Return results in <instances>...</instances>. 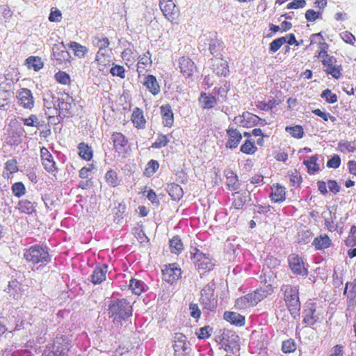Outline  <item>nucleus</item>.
Masks as SVG:
<instances>
[{"label":"nucleus","instance_id":"15","mask_svg":"<svg viewBox=\"0 0 356 356\" xmlns=\"http://www.w3.org/2000/svg\"><path fill=\"white\" fill-rule=\"evenodd\" d=\"M111 139L116 152L119 154L126 152L128 140L122 133L114 132L111 136Z\"/></svg>","mask_w":356,"mask_h":356},{"label":"nucleus","instance_id":"1","mask_svg":"<svg viewBox=\"0 0 356 356\" xmlns=\"http://www.w3.org/2000/svg\"><path fill=\"white\" fill-rule=\"evenodd\" d=\"M108 314L113 318L114 324L122 325V321H125L132 315V307L124 298L111 300L108 305Z\"/></svg>","mask_w":356,"mask_h":356},{"label":"nucleus","instance_id":"24","mask_svg":"<svg viewBox=\"0 0 356 356\" xmlns=\"http://www.w3.org/2000/svg\"><path fill=\"white\" fill-rule=\"evenodd\" d=\"M144 85L153 95H156L160 92V86L154 75L149 74L146 76Z\"/></svg>","mask_w":356,"mask_h":356},{"label":"nucleus","instance_id":"2","mask_svg":"<svg viewBox=\"0 0 356 356\" xmlns=\"http://www.w3.org/2000/svg\"><path fill=\"white\" fill-rule=\"evenodd\" d=\"M24 258L31 264L36 265L40 264V266L50 262L51 256L47 247L39 245H32L28 249L24 250Z\"/></svg>","mask_w":356,"mask_h":356},{"label":"nucleus","instance_id":"58","mask_svg":"<svg viewBox=\"0 0 356 356\" xmlns=\"http://www.w3.org/2000/svg\"><path fill=\"white\" fill-rule=\"evenodd\" d=\"M229 90V85L227 81H225L223 86H220L219 88H214L213 93L215 95H218L220 96L222 100L226 99L227 94Z\"/></svg>","mask_w":356,"mask_h":356},{"label":"nucleus","instance_id":"8","mask_svg":"<svg viewBox=\"0 0 356 356\" xmlns=\"http://www.w3.org/2000/svg\"><path fill=\"white\" fill-rule=\"evenodd\" d=\"M289 265L292 272L296 275L307 276L308 270L305 266L302 257L298 254H291L288 257Z\"/></svg>","mask_w":356,"mask_h":356},{"label":"nucleus","instance_id":"33","mask_svg":"<svg viewBox=\"0 0 356 356\" xmlns=\"http://www.w3.org/2000/svg\"><path fill=\"white\" fill-rule=\"evenodd\" d=\"M234 196V201L232 202V207L235 209L239 210L243 209L245 203L247 201L246 193L236 192L233 194Z\"/></svg>","mask_w":356,"mask_h":356},{"label":"nucleus","instance_id":"55","mask_svg":"<svg viewBox=\"0 0 356 356\" xmlns=\"http://www.w3.org/2000/svg\"><path fill=\"white\" fill-rule=\"evenodd\" d=\"M12 191L15 196L20 197L25 194L26 188L22 182H16L12 186Z\"/></svg>","mask_w":356,"mask_h":356},{"label":"nucleus","instance_id":"36","mask_svg":"<svg viewBox=\"0 0 356 356\" xmlns=\"http://www.w3.org/2000/svg\"><path fill=\"white\" fill-rule=\"evenodd\" d=\"M318 155H314L309 158L308 160L303 161L304 165L307 168L308 172L312 175L314 174L319 170V165L317 164Z\"/></svg>","mask_w":356,"mask_h":356},{"label":"nucleus","instance_id":"4","mask_svg":"<svg viewBox=\"0 0 356 356\" xmlns=\"http://www.w3.org/2000/svg\"><path fill=\"white\" fill-rule=\"evenodd\" d=\"M222 336L221 344L227 353L236 354L239 351V337L235 332L228 330Z\"/></svg>","mask_w":356,"mask_h":356},{"label":"nucleus","instance_id":"63","mask_svg":"<svg viewBox=\"0 0 356 356\" xmlns=\"http://www.w3.org/2000/svg\"><path fill=\"white\" fill-rule=\"evenodd\" d=\"M341 165V158L338 154H334L327 162L330 168H338Z\"/></svg>","mask_w":356,"mask_h":356},{"label":"nucleus","instance_id":"59","mask_svg":"<svg viewBox=\"0 0 356 356\" xmlns=\"http://www.w3.org/2000/svg\"><path fill=\"white\" fill-rule=\"evenodd\" d=\"M56 81L63 85H67L70 81V75L63 71H59L55 74Z\"/></svg>","mask_w":356,"mask_h":356},{"label":"nucleus","instance_id":"27","mask_svg":"<svg viewBox=\"0 0 356 356\" xmlns=\"http://www.w3.org/2000/svg\"><path fill=\"white\" fill-rule=\"evenodd\" d=\"M224 48L223 42L217 39L213 38L209 42V51L214 58H222L221 51Z\"/></svg>","mask_w":356,"mask_h":356},{"label":"nucleus","instance_id":"34","mask_svg":"<svg viewBox=\"0 0 356 356\" xmlns=\"http://www.w3.org/2000/svg\"><path fill=\"white\" fill-rule=\"evenodd\" d=\"M79 155L83 159L89 161L92 157V150L85 143H81L78 145Z\"/></svg>","mask_w":356,"mask_h":356},{"label":"nucleus","instance_id":"11","mask_svg":"<svg viewBox=\"0 0 356 356\" xmlns=\"http://www.w3.org/2000/svg\"><path fill=\"white\" fill-rule=\"evenodd\" d=\"M52 56L57 63L61 64L65 61H69L70 54L67 51L66 47L62 42L58 44H55L52 47Z\"/></svg>","mask_w":356,"mask_h":356},{"label":"nucleus","instance_id":"13","mask_svg":"<svg viewBox=\"0 0 356 356\" xmlns=\"http://www.w3.org/2000/svg\"><path fill=\"white\" fill-rule=\"evenodd\" d=\"M213 72L218 76H227L229 75V67L227 62L222 58H213L210 60Z\"/></svg>","mask_w":356,"mask_h":356},{"label":"nucleus","instance_id":"49","mask_svg":"<svg viewBox=\"0 0 356 356\" xmlns=\"http://www.w3.org/2000/svg\"><path fill=\"white\" fill-rule=\"evenodd\" d=\"M169 141L170 140L166 135L159 134L151 147L152 148L160 149L163 147H165Z\"/></svg>","mask_w":356,"mask_h":356},{"label":"nucleus","instance_id":"23","mask_svg":"<svg viewBox=\"0 0 356 356\" xmlns=\"http://www.w3.org/2000/svg\"><path fill=\"white\" fill-rule=\"evenodd\" d=\"M198 100L204 109L212 108L217 104V99L216 97L207 94L206 92H201Z\"/></svg>","mask_w":356,"mask_h":356},{"label":"nucleus","instance_id":"62","mask_svg":"<svg viewBox=\"0 0 356 356\" xmlns=\"http://www.w3.org/2000/svg\"><path fill=\"white\" fill-rule=\"evenodd\" d=\"M216 288V284L213 282L208 283L201 291V296H215L214 289Z\"/></svg>","mask_w":356,"mask_h":356},{"label":"nucleus","instance_id":"53","mask_svg":"<svg viewBox=\"0 0 356 356\" xmlns=\"http://www.w3.org/2000/svg\"><path fill=\"white\" fill-rule=\"evenodd\" d=\"M92 44L95 47L104 49L109 46V40L107 38H99V36H95L92 40Z\"/></svg>","mask_w":356,"mask_h":356},{"label":"nucleus","instance_id":"6","mask_svg":"<svg viewBox=\"0 0 356 356\" xmlns=\"http://www.w3.org/2000/svg\"><path fill=\"white\" fill-rule=\"evenodd\" d=\"M191 258L194 259V262L198 269L202 270L204 272L211 271L215 265L209 254L203 253L197 249H195V252L193 253Z\"/></svg>","mask_w":356,"mask_h":356},{"label":"nucleus","instance_id":"21","mask_svg":"<svg viewBox=\"0 0 356 356\" xmlns=\"http://www.w3.org/2000/svg\"><path fill=\"white\" fill-rule=\"evenodd\" d=\"M163 124L165 127H171L174 122V115L169 104L162 105L160 107Z\"/></svg>","mask_w":356,"mask_h":356},{"label":"nucleus","instance_id":"7","mask_svg":"<svg viewBox=\"0 0 356 356\" xmlns=\"http://www.w3.org/2000/svg\"><path fill=\"white\" fill-rule=\"evenodd\" d=\"M160 8L165 17L170 22L176 21L179 16V10L172 0H160Z\"/></svg>","mask_w":356,"mask_h":356},{"label":"nucleus","instance_id":"31","mask_svg":"<svg viewBox=\"0 0 356 356\" xmlns=\"http://www.w3.org/2000/svg\"><path fill=\"white\" fill-rule=\"evenodd\" d=\"M129 286L134 294L140 295L145 291L147 285L141 280L131 278Z\"/></svg>","mask_w":356,"mask_h":356},{"label":"nucleus","instance_id":"50","mask_svg":"<svg viewBox=\"0 0 356 356\" xmlns=\"http://www.w3.org/2000/svg\"><path fill=\"white\" fill-rule=\"evenodd\" d=\"M24 125L29 127H35L38 129L43 126V124L39 122L38 117L35 115H31L28 118L23 119Z\"/></svg>","mask_w":356,"mask_h":356},{"label":"nucleus","instance_id":"18","mask_svg":"<svg viewBox=\"0 0 356 356\" xmlns=\"http://www.w3.org/2000/svg\"><path fill=\"white\" fill-rule=\"evenodd\" d=\"M74 99L69 95H66L65 98L60 99V102L57 104L58 111V116L61 118L66 117L70 114V110L72 107Z\"/></svg>","mask_w":356,"mask_h":356},{"label":"nucleus","instance_id":"9","mask_svg":"<svg viewBox=\"0 0 356 356\" xmlns=\"http://www.w3.org/2000/svg\"><path fill=\"white\" fill-rule=\"evenodd\" d=\"M162 275L165 282L173 284L181 277V270L177 264H170L162 270Z\"/></svg>","mask_w":356,"mask_h":356},{"label":"nucleus","instance_id":"41","mask_svg":"<svg viewBox=\"0 0 356 356\" xmlns=\"http://www.w3.org/2000/svg\"><path fill=\"white\" fill-rule=\"evenodd\" d=\"M107 184L111 187H115L120 184V180L117 172L113 170H109L105 175Z\"/></svg>","mask_w":356,"mask_h":356},{"label":"nucleus","instance_id":"3","mask_svg":"<svg viewBox=\"0 0 356 356\" xmlns=\"http://www.w3.org/2000/svg\"><path fill=\"white\" fill-rule=\"evenodd\" d=\"M284 300L291 315L296 319L300 316L301 307L299 293L296 287L290 285H286L284 287Z\"/></svg>","mask_w":356,"mask_h":356},{"label":"nucleus","instance_id":"42","mask_svg":"<svg viewBox=\"0 0 356 356\" xmlns=\"http://www.w3.org/2000/svg\"><path fill=\"white\" fill-rule=\"evenodd\" d=\"M342 67L341 65L333 64V65H329L325 67L324 71L327 74H330L334 79H339L341 76Z\"/></svg>","mask_w":356,"mask_h":356},{"label":"nucleus","instance_id":"28","mask_svg":"<svg viewBox=\"0 0 356 356\" xmlns=\"http://www.w3.org/2000/svg\"><path fill=\"white\" fill-rule=\"evenodd\" d=\"M166 190L169 195L174 200H179L183 195V190L179 184L175 183L169 184Z\"/></svg>","mask_w":356,"mask_h":356},{"label":"nucleus","instance_id":"60","mask_svg":"<svg viewBox=\"0 0 356 356\" xmlns=\"http://www.w3.org/2000/svg\"><path fill=\"white\" fill-rule=\"evenodd\" d=\"M345 243L347 246L353 247L356 245V226L351 227L349 236Z\"/></svg>","mask_w":356,"mask_h":356},{"label":"nucleus","instance_id":"39","mask_svg":"<svg viewBox=\"0 0 356 356\" xmlns=\"http://www.w3.org/2000/svg\"><path fill=\"white\" fill-rule=\"evenodd\" d=\"M26 63L29 68H33L36 72L43 67V62L38 56H30L26 59Z\"/></svg>","mask_w":356,"mask_h":356},{"label":"nucleus","instance_id":"5","mask_svg":"<svg viewBox=\"0 0 356 356\" xmlns=\"http://www.w3.org/2000/svg\"><path fill=\"white\" fill-rule=\"evenodd\" d=\"M71 347V339L69 336L58 334L54 338L53 343L47 348L61 355L64 352L65 355L67 356L68 352Z\"/></svg>","mask_w":356,"mask_h":356},{"label":"nucleus","instance_id":"40","mask_svg":"<svg viewBox=\"0 0 356 356\" xmlns=\"http://www.w3.org/2000/svg\"><path fill=\"white\" fill-rule=\"evenodd\" d=\"M18 209L22 213L28 214L35 211L34 204L28 200H20L18 203Z\"/></svg>","mask_w":356,"mask_h":356},{"label":"nucleus","instance_id":"54","mask_svg":"<svg viewBox=\"0 0 356 356\" xmlns=\"http://www.w3.org/2000/svg\"><path fill=\"white\" fill-rule=\"evenodd\" d=\"M321 97L329 104H334L337 102V95L333 93L330 89L324 90Z\"/></svg>","mask_w":356,"mask_h":356},{"label":"nucleus","instance_id":"20","mask_svg":"<svg viewBox=\"0 0 356 356\" xmlns=\"http://www.w3.org/2000/svg\"><path fill=\"white\" fill-rule=\"evenodd\" d=\"M179 68L184 76L190 77L195 70L194 62L187 57H181L179 59Z\"/></svg>","mask_w":356,"mask_h":356},{"label":"nucleus","instance_id":"57","mask_svg":"<svg viewBox=\"0 0 356 356\" xmlns=\"http://www.w3.org/2000/svg\"><path fill=\"white\" fill-rule=\"evenodd\" d=\"M316 308L314 305L309 309V314L305 315L303 321L308 325H314L317 321L318 318L314 316Z\"/></svg>","mask_w":356,"mask_h":356},{"label":"nucleus","instance_id":"51","mask_svg":"<svg viewBox=\"0 0 356 356\" xmlns=\"http://www.w3.org/2000/svg\"><path fill=\"white\" fill-rule=\"evenodd\" d=\"M286 131H288L293 137L296 138H301L304 135L303 129L300 125L286 127Z\"/></svg>","mask_w":356,"mask_h":356},{"label":"nucleus","instance_id":"48","mask_svg":"<svg viewBox=\"0 0 356 356\" xmlns=\"http://www.w3.org/2000/svg\"><path fill=\"white\" fill-rule=\"evenodd\" d=\"M151 63V55L149 54V51H147L143 56H139V60L138 62V72L140 73L142 72L141 70H140V68L144 69L145 66Z\"/></svg>","mask_w":356,"mask_h":356},{"label":"nucleus","instance_id":"26","mask_svg":"<svg viewBox=\"0 0 356 356\" xmlns=\"http://www.w3.org/2000/svg\"><path fill=\"white\" fill-rule=\"evenodd\" d=\"M224 318L230 323L237 326H242L245 324V317L236 312H225Z\"/></svg>","mask_w":356,"mask_h":356},{"label":"nucleus","instance_id":"22","mask_svg":"<svg viewBox=\"0 0 356 356\" xmlns=\"http://www.w3.org/2000/svg\"><path fill=\"white\" fill-rule=\"evenodd\" d=\"M60 99L51 91H48L44 94L43 102L44 106L47 109L54 108L58 112L57 104L60 102Z\"/></svg>","mask_w":356,"mask_h":356},{"label":"nucleus","instance_id":"64","mask_svg":"<svg viewBox=\"0 0 356 356\" xmlns=\"http://www.w3.org/2000/svg\"><path fill=\"white\" fill-rule=\"evenodd\" d=\"M277 103L274 99H270L268 102H259L257 107L264 111H268L274 108Z\"/></svg>","mask_w":356,"mask_h":356},{"label":"nucleus","instance_id":"16","mask_svg":"<svg viewBox=\"0 0 356 356\" xmlns=\"http://www.w3.org/2000/svg\"><path fill=\"white\" fill-rule=\"evenodd\" d=\"M272 293L273 289L271 286L268 285L264 288L257 289L253 293H249V298L251 299L252 305L254 306Z\"/></svg>","mask_w":356,"mask_h":356},{"label":"nucleus","instance_id":"17","mask_svg":"<svg viewBox=\"0 0 356 356\" xmlns=\"http://www.w3.org/2000/svg\"><path fill=\"white\" fill-rule=\"evenodd\" d=\"M228 140L225 144V147L229 149H234L238 147L242 139L241 134L233 127H229L227 129Z\"/></svg>","mask_w":356,"mask_h":356},{"label":"nucleus","instance_id":"30","mask_svg":"<svg viewBox=\"0 0 356 356\" xmlns=\"http://www.w3.org/2000/svg\"><path fill=\"white\" fill-rule=\"evenodd\" d=\"M200 302L203 309L209 311H213L217 307V299L216 296H201Z\"/></svg>","mask_w":356,"mask_h":356},{"label":"nucleus","instance_id":"35","mask_svg":"<svg viewBox=\"0 0 356 356\" xmlns=\"http://www.w3.org/2000/svg\"><path fill=\"white\" fill-rule=\"evenodd\" d=\"M132 122L138 128H142L145 126V120L143 117V111L136 108L132 113Z\"/></svg>","mask_w":356,"mask_h":356},{"label":"nucleus","instance_id":"61","mask_svg":"<svg viewBox=\"0 0 356 356\" xmlns=\"http://www.w3.org/2000/svg\"><path fill=\"white\" fill-rule=\"evenodd\" d=\"M339 149L341 152H354L356 148L349 141L341 140L339 143Z\"/></svg>","mask_w":356,"mask_h":356},{"label":"nucleus","instance_id":"43","mask_svg":"<svg viewBox=\"0 0 356 356\" xmlns=\"http://www.w3.org/2000/svg\"><path fill=\"white\" fill-rule=\"evenodd\" d=\"M252 306L251 299L249 298V293L236 299L235 301V307L238 309H244Z\"/></svg>","mask_w":356,"mask_h":356},{"label":"nucleus","instance_id":"32","mask_svg":"<svg viewBox=\"0 0 356 356\" xmlns=\"http://www.w3.org/2000/svg\"><path fill=\"white\" fill-rule=\"evenodd\" d=\"M331 240L327 235H320L314 238L312 245L315 246L317 250H322L327 248L331 245Z\"/></svg>","mask_w":356,"mask_h":356},{"label":"nucleus","instance_id":"19","mask_svg":"<svg viewBox=\"0 0 356 356\" xmlns=\"http://www.w3.org/2000/svg\"><path fill=\"white\" fill-rule=\"evenodd\" d=\"M108 266L105 264L97 265L91 275V282L94 284H99L106 280Z\"/></svg>","mask_w":356,"mask_h":356},{"label":"nucleus","instance_id":"10","mask_svg":"<svg viewBox=\"0 0 356 356\" xmlns=\"http://www.w3.org/2000/svg\"><path fill=\"white\" fill-rule=\"evenodd\" d=\"M19 104L24 108L32 109L34 106V99L31 91L28 88H21L16 93Z\"/></svg>","mask_w":356,"mask_h":356},{"label":"nucleus","instance_id":"52","mask_svg":"<svg viewBox=\"0 0 356 356\" xmlns=\"http://www.w3.org/2000/svg\"><path fill=\"white\" fill-rule=\"evenodd\" d=\"M344 295H347L348 298L353 299L356 296V283L347 282L343 291Z\"/></svg>","mask_w":356,"mask_h":356},{"label":"nucleus","instance_id":"45","mask_svg":"<svg viewBox=\"0 0 356 356\" xmlns=\"http://www.w3.org/2000/svg\"><path fill=\"white\" fill-rule=\"evenodd\" d=\"M286 42V37H280L273 40L269 44V53L271 54L275 53Z\"/></svg>","mask_w":356,"mask_h":356},{"label":"nucleus","instance_id":"46","mask_svg":"<svg viewBox=\"0 0 356 356\" xmlns=\"http://www.w3.org/2000/svg\"><path fill=\"white\" fill-rule=\"evenodd\" d=\"M241 151L246 154H253L257 149L254 145V141L246 140L245 143L241 146Z\"/></svg>","mask_w":356,"mask_h":356},{"label":"nucleus","instance_id":"56","mask_svg":"<svg viewBox=\"0 0 356 356\" xmlns=\"http://www.w3.org/2000/svg\"><path fill=\"white\" fill-rule=\"evenodd\" d=\"M296 344L293 339H288L282 342V350L284 353H291L296 350Z\"/></svg>","mask_w":356,"mask_h":356},{"label":"nucleus","instance_id":"25","mask_svg":"<svg viewBox=\"0 0 356 356\" xmlns=\"http://www.w3.org/2000/svg\"><path fill=\"white\" fill-rule=\"evenodd\" d=\"M6 291L9 294V296L15 300H18L21 298L22 292L20 289V284L16 280H13L9 282Z\"/></svg>","mask_w":356,"mask_h":356},{"label":"nucleus","instance_id":"47","mask_svg":"<svg viewBox=\"0 0 356 356\" xmlns=\"http://www.w3.org/2000/svg\"><path fill=\"white\" fill-rule=\"evenodd\" d=\"M245 122L243 124V127H251L254 125H257L259 122L261 120V118H259L257 115L252 114L249 112H245Z\"/></svg>","mask_w":356,"mask_h":356},{"label":"nucleus","instance_id":"14","mask_svg":"<svg viewBox=\"0 0 356 356\" xmlns=\"http://www.w3.org/2000/svg\"><path fill=\"white\" fill-rule=\"evenodd\" d=\"M40 157L42 161V164L44 168L49 173H54L57 171V168L56 167V163L53 159V156L49 150L42 147L40 149Z\"/></svg>","mask_w":356,"mask_h":356},{"label":"nucleus","instance_id":"37","mask_svg":"<svg viewBox=\"0 0 356 356\" xmlns=\"http://www.w3.org/2000/svg\"><path fill=\"white\" fill-rule=\"evenodd\" d=\"M170 251L174 254H179L184 248L182 241L179 236H175L169 242Z\"/></svg>","mask_w":356,"mask_h":356},{"label":"nucleus","instance_id":"38","mask_svg":"<svg viewBox=\"0 0 356 356\" xmlns=\"http://www.w3.org/2000/svg\"><path fill=\"white\" fill-rule=\"evenodd\" d=\"M69 47L74 51V55L79 58H83L88 51L86 47L76 42H71L69 44Z\"/></svg>","mask_w":356,"mask_h":356},{"label":"nucleus","instance_id":"44","mask_svg":"<svg viewBox=\"0 0 356 356\" xmlns=\"http://www.w3.org/2000/svg\"><path fill=\"white\" fill-rule=\"evenodd\" d=\"M110 56L108 55L107 48H100L97 53L95 60L98 64L106 65V63H108Z\"/></svg>","mask_w":356,"mask_h":356},{"label":"nucleus","instance_id":"29","mask_svg":"<svg viewBox=\"0 0 356 356\" xmlns=\"http://www.w3.org/2000/svg\"><path fill=\"white\" fill-rule=\"evenodd\" d=\"M271 200L274 202H282L285 200V188L277 184L270 194Z\"/></svg>","mask_w":356,"mask_h":356},{"label":"nucleus","instance_id":"12","mask_svg":"<svg viewBox=\"0 0 356 356\" xmlns=\"http://www.w3.org/2000/svg\"><path fill=\"white\" fill-rule=\"evenodd\" d=\"M173 348L175 353L181 352L187 354L191 350V344L187 337L181 333H175L173 341Z\"/></svg>","mask_w":356,"mask_h":356}]
</instances>
